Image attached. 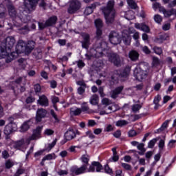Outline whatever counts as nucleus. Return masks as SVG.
Returning a JSON list of instances; mask_svg holds the SVG:
<instances>
[{
  "label": "nucleus",
  "instance_id": "nucleus-1",
  "mask_svg": "<svg viewBox=\"0 0 176 176\" xmlns=\"http://www.w3.org/2000/svg\"><path fill=\"white\" fill-rule=\"evenodd\" d=\"M108 49V44L104 41L98 40L94 45V47L90 50L89 54H86L87 60H91L92 57L100 58L104 56V52Z\"/></svg>",
  "mask_w": 176,
  "mask_h": 176
},
{
  "label": "nucleus",
  "instance_id": "nucleus-2",
  "mask_svg": "<svg viewBox=\"0 0 176 176\" xmlns=\"http://www.w3.org/2000/svg\"><path fill=\"white\" fill-rule=\"evenodd\" d=\"M42 129H43V126H37L36 129L33 131L32 135L29 138L26 139L22 138L19 141L14 142V143H12V148H14V149H20L21 148H22V146H24L25 144H27V145H30L31 141L39 140V138H41Z\"/></svg>",
  "mask_w": 176,
  "mask_h": 176
},
{
  "label": "nucleus",
  "instance_id": "nucleus-3",
  "mask_svg": "<svg viewBox=\"0 0 176 176\" xmlns=\"http://www.w3.org/2000/svg\"><path fill=\"white\" fill-rule=\"evenodd\" d=\"M115 5V1L113 0H110L107 3L106 7H102L101 10L104 14V19L106 20L107 24H112L115 21V9L113 6Z\"/></svg>",
  "mask_w": 176,
  "mask_h": 176
},
{
  "label": "nucleus",
  "instance_id": "nucleus-4",
  "mask_svg": "<svg viewBox=\"0 0 176 176\" xmlns=\"http://www.w3.org/2000/svg\"><path fill=\"white\" fill-rule=\"evenodd\" d=\"M80 159L82 162L85 164L84 165H82L80 168L74 166L70 168L71 173L72 174H74L75 175H79L80 174L86 173V170H87V164H89V160H90V156H89V155L87 154H85L82 155Z\"/></svg>",
  "mask_w": 176,
  "mask_h": 176
},
{
  "label": "nucleus",
  "instance_id": "nucleus-5",
  "mask_svg": "<svg viewBox=\"0 0 176 176\" xmlns=\"http://www.w3.org/2000/svg\"><path fill=\"white\" fill-rule=\"evenodd\" d=\"M148 74H149V65L145 63H140L134 70V75L138 80L145 79Z\"/></svg>",
  "mask_w": 176,
  "mask_h": 176
},
{
  "label": "nucleus",
  "instance_id": "nucleus-6",
  "mask_svg": "<svg viewBox=\"0 0 176 176\" xmlns=\"http://www.w3.org/2000/svg\"><path fill=\"white\" fill-rule=\"evenodd\" d=\"M24 50H25V42H24L23 40H19L16 46V52H11L10 58H11V60L17 58V57H19V54L24 53Z\"/></svg>",
  "mask_w": 176,
  "mask_h": 176
},
{
  "label": "nucleus",
  "instance_id": "nucleus-7",
  "mask_svg": "<svg viewBox=\"0 0 176 176\" xmlns=\"http://www.w3.org/2000/svg\"><path fill=\"white\" fill-rule=\"evenodd\" d=\"M82 3L79 0H72L69 2L67 12L69 14H74V13H76L80 9Z\"/></svg>",
  "mask_w": 176,
  "mask_h": 176
},
{
  "label": "nucleus",
  "instance_id": "nucleus-8",
  "mask_svg": "<svg viewBox=\"0 0 176 176\" xmlns=\"http://www.w3.org/2000/svg\"><path fill=\"white\" fill-rule=\"evenodd\" d=\"M38 0H24L25 10L29 13L36 9Z\"/></svg>",
  "mask_w": 176,
  "mask_h": 176
},
{
  "label": "nucleus",
  "instance_id": "nucleus-9",
  "mask_svg": "<svg viewBox=\"0 0 176 176\" xmlns=\"http://www.w3.org/2000/svg\"><path fill=\"white\" fill-rule=\"evenodd\" d=\"M11 54L10 50L1 44V46H0V58H7L8 61L10 63L13 60L10 58Z\"/></svg>",
  "mask_w": 176,
  "mask_h": 176
},
{
  "label": "nucleus",
  "instance_id": "nucleus-10",
  "mask_svg": "<svg viewBox=\"0 0 176 176\" xmlns=\"http://www.w3.org/2000/svg\"><path fill=\"white\" fill-rule=\"evenodd\" d=\"M16 43V39L13 36H8L4 41L1 43L3 46H5L8 50L11 51Z\"/></svg>",
  "mask_w": 176,
  "mask_h": 176
},
{
  "label": "nucleus",
  "instance_id": "nucleus-11",
  "mask_svg": "<svg viewBox=\"0 0 176 176\" xmlns=\"http://www.w3.org/2000/svg\"><path fill=\"white\" fill-rule=\"evenodd\" d=\"M109 60L111 63H113V64H114V65L116 67H120V65H122L123 58H120V56L116 54H111L109 56Z\"/></svg>",
  "mask_w": 176,
  "mask_h": 176
},
{
  "label": "nucleus",
  "instance_id": "nucleus-12",
  "mask_svg": "<svg viewBox=\"0 0 176 176\" xmlns=\"http://www.w3.org/2000/svg\"><path fill=\"white\" fill-rule=\"evenodd\" d=\"M119 109V106L116 104H113L108 107H104V110L100 111V115H109V113H112V112H116Z\"/></svg>",
  "mask_w": 176,
  "mask_h": 176
},
{
  "label": "nucleus",
  "instance_id": "nucleus-13",
  "mask_svg": "<svg viewBox=\"0 0 176 176\" xmlns=\"http://www.w3.org/2000/svg\"><path fill=\"white\" fill-rule=\"evenodd\" d=\"M109 41L112 45H119V43L122 42L119 33L116 32H111L109 34Z\"/></svg>",
  "mask_w": 176,
  "mask_h": 176
},
{
  "label": "nucleus",
  "instance_id": "nucleus-14",
  "mask_svg": "<svg viewBox=\"0 0 176 176\" xmlns=\"http://www.w3.org/2000/svg\"><path fill=\"white\" fill-rule=\"evenodd\" d=\"M81 36L82 38L81 41L82 47L83 49H89V46H90V35L87 33H82Z\"/></svg>",
  "mask_w": 176,
  "mask_h": 176
},
{
  "label": "nucleus",
  "instance_id": "nucleus-15",
  "mask_svg": "<svg viewBox=\"0 0 176 176\" xmlns=\"http://www.w3.org/2000/svg\"><path fill=\"white\" fill-rule=\"evenodd\" d=\"M46 115H47V111H46V109L42 108L38 109L36 114V122H37V123L42 122V119L46 118Z\"/></svg>",
  "mask_w": 176,
  "mask_h": 176
},
{
  "label": "nucleus",
  "instance_id": "nucleus-16",
  "mask_svg": "<svg viewBox=\"0 0 176 176\" xmlns=\"http://www.w3.org/2000/svg\"><path fill=\"white\" fill-rule=\"evenodd\" d=\"M76 137V133H75V131L72 127L69 128L65 133V138L67 141H71V140H74V138Z\"/></svg>",
  "mask_w": 176,
  "mask_h": 176
},
{
  "label": "nucleus",
  "instance_id": "nucleus-17",
  "mask_svg": "<svg viewBox=\"0 0 176 176\" xmlns=\"http://www.w3.org/2000/svg\"><path fill=\"white\" fill-rule=\"evenodd\" d=\"M135 28L140 30V31H143V32H146L147 34L151 32V28H149V26L146 25V24L144 23H135Z\"/></svg>",
  "mask_w": 176,
  "mask_h": 176
},
{
  "label": "nucleus",
  "instance_id": "nucleus-18",
  "mask_svg": "<svg viewBox=\"0 0 176 176\" xmlns=\"http://www.w3.org/2000/svg\"><path fill=\"white\" fill-rule=\"evenodd\" d=\"M16 129V124H9L5 126L4 134L5 135H10Z\"/></svg>",
  "mask_w": 176,
  "mask_h": 176
},
{
  "label": "nucleus",
  "instance_id": "nucleus-19",
  "mask_svg": "<svg viewBox=\"0 0 176 176\" xmlns=\"http://www.w3.org/2000/svg\"><path fill=\"white\" fill-rule=\"evenodd\" d=\"M37 102L39 104V105H41V107L49 106V99H47V97H46L45 95L39 96V99L37 100Z\"/></svg>",
  "mask_w": 176,
  "mask_h": 176
},
{
  "label": "nucleus",
  "instance_id": "nucleus-20",
  "mask_svg": "<svg viewBox=\"0 0 176 176\" xmlns=\"http://www.w3.org/2000/svg\"><path fill=\"white\" fill-rule=\"evenodd\" d=\"M123 86H120L117 88H116L114 90L111 91L110 92L111 94V98H118V96H119V94H120V93H122V91H123Z\"/></svg>",
  "mask_w": 176,
  "mask_h": 176
},
{
  "label": "nucleus",
  "instance_id": "nucleus-21",
  "mask_svg": "<svg viewBox=\"0 0 176 176\" xmlns=\"http://www.w3.org/2000/svg\"><path fill=\"white\" fill-rule=\"evenodd\" d=\"M35 47V42L31 41L28 43V44L25 43V50L24 53H31L32 50H34V48Z\"/></svg>",
  "mask_w": 176,
  "mask_h": 176
},
{
  "label": "nucleus",
  "instance_id": "nucleus-22",
  "mask_svg": "<svg viewBox=\"0 0 176 176\" xmlns=\"http://www.w3.org/2000/svg\"><path fill=\"white\" fill-rule=\"evenodd\" d=\"M80 111L81 113L83 112L84 113H91L92 111L90 109V107H89V104H87V102H84L81 104V108Z\"/></svg>",
  "mask_w": 176,
  "mask_h": 176
},
{
  "label": "nucleus",
  "instance_id": "nucleus-23",
  "mask_svg": "<svg viewBox=\"0 0 176 176\" xmlns=\"http://www.w3.org/2000/svg\"><path fill=\"white\" fill-rule=\"evenodd\" d=\"M122 39L124 45H126V46H129V45L131 43V36H130L129 34L123 32Z\"/></svg>",
  "mask_w": 176,
  "mask_h": 176
},
{
  "label": "nucleus",
  "instance_id": "nucleus-24",
  "mask_svg": "<svg viewBox=\"0 0 176 176\" xmlns=\"http://www.w3.org/2000/svg\"><path fill=\"white\" fill-rule=\"evenodd\" d=\"M129 57L131 60V61H137L138 58L140 57V54L137 52V51L132 50L129 53Z\"/></svg>",
  "mask_w": 176,
  "mask_h": 176
},
{
  "label": "nucleus",
  "instance_id": "nucleus-25",
  "mask_svg": "<svg viewBox=\"0 0 176 176\" xmlns=\"http://www.w3.org/2000/svg\"><path fill=\"white\" fill-rule=\"evenodd\" d=\"M45 22H46V25L48 27H52V25H54V24L57 23V16H52L50 17Z\"/></svg>",
  "mask_w": 176,
  "mask_h": 176
},
{
  "label": "nucleus",
  "instance_id": "nucleus-26",
  "mask_svg": "<svg viewBox=\"0 0 176 176\" xmlns=\"http://www.w3.org/2000/svg\"><path fill=\"white\" fill-rule=\"evenodd\" d=\"M80 113H82V110H80V108L72 107L70 109V115L72 116H78V115H80Z\"/></svg>",
  "mask_w": 176,
  "mask_h": 176
},
{
  "label": "nucleus",
  "instance_id": "nucleus-27",
  "mask_svg": "<svg viewBox=\"0 0 176 176\" xmlns=\"http://www.w3.org/2000/svg\"><path fill=\"white\" fill-rule=\"evenodd\" d=\"M8 9V13L11 17H16V10L12 3H10L7 6Z\"/></svg>",
  "mask_w": 176,
  "mask_h": 176
},
{
  "label": "nucleus",
  "instance_id": "nucleus-28",
  "mask_svg": "<svg viewBox=\"0 0 176 176\" xmlns=\"http://www.w3.org/2000/svg\"><path fill=\"white\" fill-rule=\"evenodd\" d=\"M130 71H131V67L126 66L120 73V76H122V78H127V76L130 75Z\"/></svg>",
  "mask_w": 176,
  "mask_h": 176
},
{
  "label": "nucleus",
  "instance_id": "nucleus-29",
  "mask_svg": "<svg viewBox=\"0 0 176 176\" xmlns=\"http://www.w3.org/2000/svg\"><path fill=\"white\" fill-rule=\"evenodd\" d=\"M30 121L25 122L21 126V133H25L30 129Z\"/></svg>",
  "mask_w": 176,
  "mask_h": 176
},
{
  "label": "nucleus",
  "instance_id": "nucleus-30",
  "mask_svg": "<svg viewBox=\"0 0 176 176\" xmlns=\"http://www.w3.org/2000/svg\"><path fill=\"white\" fill-rule=\"evenodd\" d=\"M19 34H22L23 35L27 34L28 32L31 31L28 25H25L23 28H21L18 30Z\"/></svg>",
  "mask_w": 176,
  "mask_h": 176
},
{
  "label": "nucleus",
  "instance_id": "nucleus-31",
  "mask_svg": "<svg viewBox=\"0 0 176 176\" xmlns=\"http://www.w3.org/2000/svg\"><path fill=\"white\" fill-rule=\"evenodd\" d=\"M89 102L90 104H91V105L98 104V96L94 94L92 96H91Z\"/></svg>",
  "mask_w": 176,
  "mask_h": 176
},
{
  "label": "nucleus",
  "instance_id": "nucleus-32",
  "mask_svg": "<svg viewBox=\"0 0 176 176\" xmlns=\"http://www.w3.org/2000/svg\"><path fill=\"white\" fill-rule=\"evenodd\" d=\"M144 146H145V144L144 143H140L138 145L137 148L139 151L138 153L141 155H144V153H145V152H146V149H145V148H144Z\"/></svg>",
  "mask_w": 176,
  "mask_h": 176
},
{
  "label": "nucleus",
  "instance_id": "nucleus-33",
  "mask_svg": "<svg viewBox=\"0 0 176 176\" xmlns=\"http://www.w3.org/2000/svg\"><path fill=\"white\" fill-rule=\"evenodd\" d=\"M113 152V157L111 160L113 162H118L119 160V155H118V152L116 151V147H114L111 149Z\"/></svg>",
  "mask_w": 176,
  "mask_h": 176
},
{
  "label": "nucleus",
  "instance_id": "nucleus-34",
  "mask_svg": "<svg viewBox=\"0 0 176 176\" xmlns=\"http://www.w3.org/2000/svg\"><path fill=\"white\" fill-rule=\"evenodd\" d=\"M16 21H21L22 23H28L31 20V16L25 15L23 18H16Z\"/></svg>",
  "mask_w": 176,
  "mask_h": 176
},
{
  "label": "nucleus",
  "instance_id": "nucleus-35",
  "mask_svg": "<svg viewBox=\"0 0 176 176\" xmlns=\"http://www.w3.org/2000/svg\"><path fill=\"white\" fill-rule=\"evenodd\" d=\"M54 159H56V154H48L43 158V162H46V160H54Z\"/></svg>",
  "mask_w": 176,
  "mask_h": 176
},
{
  "label": "nucleus",
  "instance_id": "nucleus-36",
  "mask_svg": "<svg viewBox=\"0 0 176 176\" xmlns=\"http://www.w3.org/2000/svg\"><path fill=\"white\" fill-rule=\"evenodd\" d=\"M127 124H129V122L124 120H118L116 122V126H117V127H123V126Z\"/></svg>",
  "mask_w": 176,
  "mask_h": 176
},
{
  "label": "nucleus",
  "instance_id": "nucleus-37",
  "mask_svg": "<svg viewBox=\"0 0 176 176\" xmlns=\"http://www.w3.org/2000/svg\"><path fill=\"white\" fill-rule=\"evenodd\" d=\"M96 6L94 5H92L91 6L87 7L84 13L86 14V16H89V14H91L93 13V9H94Z\"/></svg>",
  "mask_w": 176,
  "mask_h": 176
},
{
  "label": "nucleus",
  "instance_id": "nucleus-38",
  "mask_svg": "<svg viewBox=\"0 0 176 176\" xmlns=\"http://www.w3.org/2000/svg\"><path fill=\"white\" fill-rule=\"evenodd\" d=\"M94 166H95V168L97 173H100L101 170H102V165L100 164L98 162H93Z\"/></svg>",
  "mask_w": 176,
  "mask_h": 176
},
{
  "label": "nucleus",
  "instance_id": "nucleus-39",
  "mask_svg": "<svg viewBox=\"0 0 176 176\" xmlns=\"http://www.w3.org/2000/svg\"><path fill=\"white\" fill-rule=\"evenodd\" d=\"M6 144L8 146H11L13 148V144H14V142L10 139V136L7 135L6 136Z\"/></svg>",
  "mask_w": 176,
  "mask_h": 176
},
{
  "label": "nucleus",
  "instance_id": "nucleus-40",
  "mask_svg": "<svg viewBox=\"0 0 176 176\" xmlns=\"http://www.w3.org/2000/svg\"><path fill=\"white\" fill-rule=\"evenodd\" d=\"M95 25L96 29H102L104 26V23H102V21L100 19L95 20Z\"/></svg>",
  "mask_w": 176,
  "mask_h": 176
},
{
  "label": "nucleus",
  "instance_id": "nucleus-41",
  "mask_svg": "<svg viewBox=\"0 0 176 176\" xmlns=\"http://www.w3.org/2000/svg\"><path fill=\"white\" fill-rule=\"evenodd\" d=\"M102 105H105V107L107 108H108L109 107V105H111L112 104V101H111L109 99H108L107 98H104L102 100Z\"/></svg>",
  "mask_w": 176,
  "mask_h": 176
},
{
  "label": "nucleus",
  "instance_id": "nucleus-42",
  "mask_svg": "<svg viewBox=\"0 0 176 176\" xmlns=\"http://www.w3.org/2000/svg\"><path fill=\"white\" fill-rule=\"evenodd\" d=\"M119 70H115L113 72L111 73V80H115L118 76H119Z\"/></svg>",
  "mask_w": 176,
  "mask_h": 176
},
{
  "label": "nucleus",
  "instance_id": "nucleus-43",
  "mask_svg": "<svg viewBox=\"0 0 176 176\" xmlns=\"http://www.w3.org/2000/svg\"><path fill=\"white\" fill-rule=\"evenodd\" d=\"M129 6L131 7V9H137V3L133 0H126Z\"/></svg>",
  "mask_w": 176,
  "mask_h": 176
},
{
  "label": "nucleus",
  "instance_id": "nucleus-44",
  "mask_svg": "<svg viewBox=\"0 0 176 176\" xmlns=\"http://www.w3.org/2000/svg\"><path fill=\"white\" fill-rule=\"evenodd\" d=\"M168 123H170V120L165 121L161 127L158 129L159 131H163L164 130H166L167 127H168Z\"/></svg>",
  "mask_w": 176,
  "mask_h": 176
},
{
  "label": "nucleus",
  "instance_id": "nucleus-45",
  "mask_svg": "<svg viewBox=\"0 0 176 176\" xmlns=\"http://www.w3.org/2000/svg\"><path fill=\"white\" fill-rule=\"evenodd\" d=\"M6 17V10L2 6H0V19H4Z\"/></svg>",
  "mask_w": 176,
  "mask_h": 176
},
{
  "label": "nucleus",
  "instance_id": "nucleus-46",
  "mask_svg": "<svg viewBox=\"0 0 176 176\" xmlns=\"http://www.w3.org/2000/svg\"><path fill=\"white\" fill-rule=\"evenodd\" d=\"M142 108V106L140 104H133L131 107L132 112H134L135 113L138 112L140 109Z\"/></svg>",
  "mask_w": 176,
  "mask_h": 176
},
{
  "label": "nucleus",
  "instance_id": "nucleus-47",
  "mask_svg": "<svg viewBox=\"0 0 176 176\" xmlns=\"http://www.w3.org/2000/svg\"><path fill=\"white\" fill-rule=\"evenodd\" d=\"M157 142V138H154L149 141L148 144V148H152L155 146V144Z\"/></svg>",
  "mask_w": 176,
  "mask_h": 176
},
{
  "label": "nucleus",
  "instance_id": "nucleus-48",
  "mask_svg": "<svg viewBox=\"0 0 176 176\" xmlns=\"http://www.w3.org/2000/svg\"><path fill=\"white\" fill-rule=\"evenodd\" d=\"M39 8H42L43 10H46V8L47 6V3L45 0H41L39 3H38Z\"/></svg>",
  "mask_w": 176,
  "mask_h": 176
},
{
  "label": "nucleus",
  "instance_id": "nucleus-49",
  "mask_svg": "<svg viewBox=\"0 0 176 176\" xmlns=\"http://www.w3.org/2000/svg\"><path fill=\"white\" fill-rule=\"evenodd\" d=\"M154 21H155V23H157V24H160V23L163 21V18H162V16L159 14H155L154 16Z\"/></svg>",
  "mask_w": 176,
  "mask_h": 176
},
{
  "label": "nucleus",
  "instance_id": "nucleus-50",
  "mask_svg": "<svg viewBox=\"0 0 176 176\" xmlns=\"http://www.w3.org/2000/svg\"><path fill=\"white\" fill-rule=\"evenodd\" d=\"M121 166L122 167H123V168H124L125 170H127L128 171H131L133 168L130 164L126 163H122Z\"/></svg>",
  "mask_w": 176,
  "mask_h": 176
},
{
  "label": "nucleus",
  "instance_id": "nucleus-51",
  "mask_svg": "<svg viewBox=\"0 0 176 176\" xmlns=\"http://www.w3.org/2000/svg\"><path fill=\"white\" fill-rule=\"evenodd\" d=\"M1 156L3 157V159H9V157H10V155L9 154V152H8V151L4 150L2 151L1 153Z\"/></svg>",
  "mask_w": 176,
  "mask_h": 176
},
{
  "label": "nucleus",
  "instance_id": "nucleus-52",
  "mask_svg": "<svg viewBox=\"0 0 176 176\" xmlns=\"http://www.w3.org/2000/svg\"><path fill=\"white\" fill-rule=\"evenodd\" d=\"M76 64H77L78 68L80 69H82V68H83V67L85 65V63L82 60L76 61Z\"/></svg>",
  "mask_w": 176,
  "mask_h": 176
},
{
  "label": "nucleus",
  "instance_id": "nucleus-53",
  "mask_svg": "<svg viewBox=\"0 0 176 176\" xmlns=\"http://www.w3.org/2000/svg\"><path fill=\"white\" fill-rule=\"evenodd\" d=\"M153 50H154V52L158 55H160V54H162V53H163V50L160 47H154Z\"/></svg>",
  "mask_w": 176,
  "mask_h": 176
},
{
  "label": "nucleus",
  "instance_id": "nucleus-54",
  "mask_svg": "<svg viewBox=\"0 0 176 176\" xmlns=\"http://www.w3.org/2000/svg\"><path fill=\"white\" fill-rule=\"evenodd\" d=\"M44 134H45V135H53V134H54V131L50 129H47L45 130Z\"/></svg>",
  "mask_w": 176,
  "mask_h": 176
},
{
  "label": "nucleus",
  "instance_id": "nucleus-55",
  "mask_svg": "<svg viewBox=\"0 0 176 176\" xmlns=\"http://www.w3.org/2000/svg\"><path fill=\"white\" fill-rule=\"evenodd\" d=\"M50 113L52 116L54 118L55 122L58 123V122H60V120H58V118L57 117V114H56L54 110H51Z\"/></svg>",
  "mask_w": 176,
  "mask_h": 176
},
{
  "label": "nucleus",
  "instance_id": "nucleus-56",
  "mask_svg": "<svg viewBox=\"0 0 176 176\" xmlns=\"http://www.w3.org/2000/svg\"><path fill=\"white\" fill-rule=\"evenodd\" d=\"M138 134V133H137L134 129H131L128 132L129 137H135Z\"/></svg>",
  "mask_w": 176,
  "mask_h": 176
},
{
  "label": "nucleus",
  "instance_id": "nucleus-57",
  "mask_svg": "<svg viewBox=\"0 0 176 176\" xmlns=\"http://www.w3.org/2000/svg\"><path fill=\"white\" fill-rule=\"evenodd\" d=\"M102 35V29H96V38L97 39H101V36Z\"/></svg>",
  "mask_w": 176,
  "mask_h": 176
},
{
  "label": "nucleus",
  "instance_id": "nucleus-58",
  "mask_svg": "<svg viewBox=\"0 0 176 176\" xmlns=\"http://www.w3.org/2000/svg\"><path fill=\"white\" fill-rule=\"evenodd\" d=\"M86 137H89V138H91V140H94L96 137L94 136V134L91 132V131H88L85 133Z\"/></svg>",
  "mask_w": 176,
  "mask_h": 176
},
{
  "label": "nucleus",
  "instance_id": "nucleus-59",
  "mask_svg": "<svg viewBox=\"0 0 176 176\" xmlns=\"http://www.w3.org/2000/svg\"><path fill=\"white\" fill-rule=\"evenodd\" d=\"M38 24L39 30H43L45 28H46V27H48L47 25L46 24V21H45V23L38 22Z\"/></svg>",
  "mask_w": 176,
  "mask_h": 176
},
{
  "label": "nucleus",
  "instance_id": "nucleus-60",
  "mask_svg": "<svg viewBox=\"0 0 176 176\" xmlns=\"http://www.w3.org/2000/svg\"><path fill=\"white\" fill-rule=\"evenodd\" d=\"M153 67H156L157 65H159V58L157 57H153Z\"/></svg>",
  "mask_w": 176,
  "mask_h": 176
},
{
  "label": "nucleus",
  "instance_id": "nucleus-61",
  "mask_svg": "<svg viewBox=\"0 0 176 176\" xmlns=\"http://www.w3.org/2000/svg\"><path fill=\"white\" fill-rule=\"evenodd\" d=\"M160 100H162V97L160 95H157L154 98V100H153L154 104H159V102H160Z\"/></svg>",
  "mask_w": 176,
  "mask_h": 176
},
{
  "label": "nucleus",
  "instance_id": "nucleus-62",
  "mask_svg": "<svg viewBox=\"0 0 176 176\" xmlns=\"http://www.w3.org/2000/svg\"><path fill=\"white\" fill-rule=\"evenodd\" d=\"M164 15L165 16V17H170V16L173 15V12L170 10H165V12H164Z\"/></svg>",
  "mask_w": 176,
  "mask_h": 176
},
{
  "label": "nucleus",
  "instance_id": "nucleus-63",
  "mask_svg": "<svg viewBox=\"0 0 176 176\" xmlns=\"http://www.w3.org/2000/svg\"><path fill=\"white\" fill-rule=\"evenodd\" d=\"M104 171L107 174H112V169L108 165L104 166Z\"/></svg>",
  "mask_w": 176,
  "mask_h": 176
},
{
  "label": "nucleus",
  "instance_id": "nucleus-64",
  "mask_svg": "<svg viewBox=\"0 0 176 176\" xmlns=\"http://www.w3.org/2000/svg\"><path fill=\"white\" fill-rule=\"evenodd\" d=\"M6 168H12V167H13V163L8 160L6 162Z\"/></svg>",
  "mask_w": 176,
  "mask_h": 176
}]
</instances>
